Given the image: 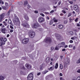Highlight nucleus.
I'll use <instances>...</instances> for the list:
<instances>
[{"instance_id": "8fccbe9b", "label": "nucleus", "mask_w": 80, "mask_h": 80, "mask_svg": "<svg viewBox=\"0 0 80 80\" xmlns=\"http://www.w3.org/2000/svg\"><path fill=\"white\" fill-rule=\"evenodd\" d=\"M66 50V49H65V48H64L62 49V52H65V51Z\"/></svg>"}, {"instance_id": "a878e982", "label": "nucleus", "mask_w": 80, "mask_h": 80, "mask_svg": "<svg viewBox=\"0 0 80 80\" xmlns=\"http://www.w3.org/2000/svg\"><path fill=\"white\" fill-rule=\"evenodd\" d=\"M4 79V77L2 76H0V80H3Z\"/></svg>"}, {"instance_id": "a211bd4d", "label": "nucleus", "mask_w": 80, "mask_h": 80, "mask_svg": "<svg viewBox=\"0 0 80 80\" xmlns=\"http://www.w3.org/2000/svg\"><path fill=\"white\" fill-rule=\"evenodd\" d=\"M50 58H46V62L47 63H48V62H50Z\"/></svg>"}, {"instance_id": "c85d7f7f", "label": "nucleus", "mask_w": 80, "mask_h": 80, "mask_svg": "<svg viewBox=\"0 0 80 80\" xmlns=\"http://www.w3.org/2000/svg\"><path fill=\"white\" fill-rule=\"evenodd\" d=\"M60 68L61 69H63V65H62V64H60Z\"/></svg>"}, {"instance_id": "338daca9", "label": "nucleus", "mask_w": 80, "mask_h": 80, "mask_svg": "<svg viewBox=\"0 0 80 80\" xmlns=\"http://www.w3.org/2000/svg\"><path fill=\"white\" fill-rule=\"evenodd\" d=\"M9 36H10V35H9V34H7V38L9 37Z\"/></svg>"}, {"instance_id": "6e6552de", "label": "nucleus", "mask_w": 80, "mask_h": 80, "mask_svg": "<svg viewBox=\"0 0 80 80\" xmlns=\"http://www.w3.org/2000/svg\"><path fill=\"white\" fill-rule=\"evenodd\" d=\"M74 9L77 12H79V11H80L78 6V5H74Z\"/></svg>"}, {"instance_id": "c9c22d12", "label": "nucleus", "mask_w": 80, "mask_h": 80, "mask_svg": "<svg viewBox=\"0 0 80 80\" xmlns=\"http://www.w3.org/2000/svg\"><path fill=\"white\" fill-rule=\"evenodd\" d=\"M77 80H80V76L78 77L76 79Z\"/></svg>"}, {"instance_id": "2f4dec72", "label": "nucleus", "mask_w": 80, "mask_h": 80, "mask_svg": "<svg viewBox=\"0 0 80 80\" xmlns=\"http://www.w3.org/2000/svg\"><path fill=\"white\" fill-rule=\"evenodd\" d=\"M62 13H63L64 14H65V13H66V12L64 10H62Z\"/></svg>"}, {"instance_id": "13d9d810", "label": "nucleus", "mask_w": 80, "mask_h": 80, "mask_svg": "<svg viewBox=\"0 0 80 80\" xmlns=\"http://www.w3.org/2000/svg\"><path fill=\"white\" fill-rule=\"evenodd\" d=\"M5 5L6 6H8V4L7 3H6Z\"/></svg>"}, {"instance_id": "79ce46f5", "label": "nucleus", "mask_w": 80, "mask_h": 80, "mask_svg": "<svg viewBox=\"0 0 80 80\" xmlns=\"http://www.w3.org/2000/svg\"><path fill=\"white\" fill-rule=\"evenodd\" d=\"M40 74H41V72H39L38 73H37L38 76H39V75H40Z\"/></svg>"}, {"instance_id": "f03ea898", "label": "nucleus", "mask_w": 80, "mask_h": 80, "mask_svg": "<svg viewBox=\"0 0 80 80\" xmlns=\"http://www.w3.org/2000/svg\"><path fill=\"white\" fill-rule=\"evenodd\" d=\"M28 80H33V74L32 73H30L27 77Z\"/></svg>"}, {"instance_id": "0eeeda50", "label": "nucleus", "mask_w": 80, "mask_h": 80, "mask_svg": "<svg viewBox=\"0 0 80 80\" xmlns=\"http://www.w3.org/2000/svg\"><path fill=\"white\" fill-rule=\"evenodd\" d=\"M45 21V19L42 17H40L38 19V22L40 23H43Z\"/></svg>"}, {"instance_id": "ddd939ff", "label": "nucleus", "mask_w": 80, "mask_h": 80, "mask_svg": "<svg viewBox=\"0 0 80 80\" xmlns=\"http://www.w3.org/2000/svg\"><path fill=\"white\" fill-rule=\"evenodd\" d=\"M25 67H26L29 70H30V69H31V68H32V66L29 65H28V64H26L25 65Z\"/></svg>"}, {"instance_id": "1a4fd4ad", "label": "nucleus", "mask_w": 80, "mask_h": 80, "mask_svg": "<svg viewBox=\"0 0 80 80\" xmlns=\"http://www.w3.org/2000/svg\"><path fill=\"white\" fill-rule=\"evenodd\" d=\"M29 40L28 39V38H26L23 39L22 41V42L23 43H24V44H26L28 43V41Z\"/></svg>"}, {"instance_id": "6e6d98bb", "label": "nucleus", "mask_w": 80, "mask_h": 80, "mask_svg": "<svg viewBox=\"0 0 80 80\" xmlns=\"http://www.w3.org/2000/svg\"><path fill=\"white\" fill-rule=\"evenodd\" d=\"M34 13H38V11H34Z\"/></svg>"}, {"instance_id": "0e129e2a", "label": "nucleus", "mask_w": 80, "mask_h": 80, "mask_svg": "<svg viewBox=\"0 0 80 80\" xmlns=\"http://www.w3.org/2000/svg\"><path fill=\"white\" fill-rule=\"evenodd\" d=\"M57 8V6L55 7V6H54L53 7V8Z\"/></svg>"}, {"instance_id": "c756f323", "label": "nucleus", "mask_w": 80, "mask_h": 80, "mask_svg": "<svg viewBox=\"0 0 80 80\" xmlns=\"http://www.w3.org/2000/svg\"><path fill=\"white\" fill-rule=\"evenodd\" d=\"M11 12V10H9L8 11V13H7V15H8V16H9V15H10V12Z\"/></svg>"}, {"instance_id": "5701e85b", "label": "nucleus", "mask_w": 80, "mask_h": 80, "mask_svg": "<svg viewBox=\"0 0 80 80\" xmlns=\"http://www.w3.org/2000/svg\"><path fill=\"white\" fill-rule=\"evenodd\" d=\"M27 3H28V2L27 1H24V7H25L26 5L27 4Z\"/></svg>"}, {"instance_id": "72a5a7b5", "label": "nucleus", "mask_w": 80, "mask_h": 80, "mask_svg": "<svg viewBox=\"0 0 80 80\" xmlns=\"http://www.w3.org/2000/svg\"><path fill=\"white\" fill-rule=\"evenodd\" d=\"M47 72H48V71H45L43 72V73L44 74H46V73H47Z\"/></svg>"}, {"instance_id": "6ab92c4d", "label": "nucleus", "mask_w": 80, "mask_h": 80, "mask_svg": "<svg viewBox=\"0 0 80 80\" xmlns=\"http://www.w3.org/2000/svg\"><path fill=\"white\" fill-rule=\"evenodd\" d=\"M58 67V63H56L55 67V69H57Z\"/></svg>"}, {"instance_id": "f704fd0d", "label": "nucleus", "mask_w": 80, "mask_h": 80, "mask_svg": "<svg viewBox=\"0 0 80 80\" xmlns=\"http://www.w3.org/2000/svg\"><path fill=\"white\" fill-rule=\"evenodd\" d=\"M78 18H77L75 20V22H78Z\"/></svg>"}, {"instance_id": "69168bd1", "label": "nucleus", "mask_w": 80, "mask_h": 80, "mask_svg": "<svg viewBox=\"0 0 80 80\" xmlns=\"http://www.w3.org/2000/svg\"><path fill=\"white\" fill-rule=\"evenodd\" d=\"M73 50H75V46H74L73 47Z\"/></svg>"}, {"instance_id": "680f3d73", "label": "nucleus", "mask_w": 80, "mask_h": 80, "mask_svg": "<svg viewBox=\"0 0 80 80\" xmlns=\"http://www.w3.org/2000/svg\"><path fill=\"white\" fill-rule=\"evenodd\" d=\"M58 22V21H57V20H54V22Z\"/></svg>"}, {"instance_id": "bb28decb", "label": "nucleus", "mask_w": 80, "mask_h": 80, "mask_svg": "<svg viewBox=\"0 0 80 80\" xmlns=\"http://www.w3.org/2000/svg\"><path fill=\"white\" fill-rule=\"evenodd\" d=\"M3 23L5 26H7V22H5V21H3Z\"/></svg>"}, {"instance_id": "de8ad7c7", "label": "nucleus", "mask_w": 80, "mask_h": 80, "mask_svg": "<svg viewBox=\"0 0 80 80\" xmlns=\"http://www.w3.org/2000/svg\"><path fill=\"white\" fill-rule=\"evenodd\" d=\"M54 12V11L53 10H52L50 12V13H53Z\"/></svg>"}, {"instance_id": "412c9836", "label": "nucleus", "mask_w": 80, "mask_h": 80, "mask_svg": "<svg viewBox=\"0 0 80 80\" xmlns=\"http://www.w3.org/2000/svg\"><path fill=\"white\" fill-rule=\"evenodd\" d=\"M2 8L3 9V10H7L8 9L7 7L5 6H2Z\"/></svg>"}, {"instance_id": "20e7f679", "label": "nucleus", "mask_w": 80, "mask_h": 80, "mask_svg": "<svg viewBox=\"0 0 80 80\" xmlns=\"http://www.w3.org/2000/svg\"><path fill=\"white\" fill-rule=\"evenodd\" d=\"M39 27H40V25L38 23H34L32 26V27L33 28H37Z\"/></svg>"}, {"instance_id": "393cba45", "label": "nucleus", "mask_w": 80, "mask_h": 80, "mask_svg": "<svg viewBox=\"0 0 80 80\" xmlns=\"http://www.w3.org/2000/svg\"><path fill=\"white\" fill-rule=\"evenodd\" d=\"M58 48H61V47L63 46H62V44H59L58 45Z\"/></svg>"}, {"instance_id": "ea45409f", "label": "nucleus", "mask_w": 80, "mask_h": 80, "mask_svg": "<svg viewBox=\"0 0 80 80\" xmlns=\"http://www.w3.org/2000/svg\"><path fill=\"white\" fill-rule=\"evenodd\" d=\"M69 42L70 43H73V41L72 40H70L69 41Z\"/></svg>"}, {"instance_id": "4468645a", "label": "nucleus", "mask_w": 80, "mask_h": 80, "mask_svg": "<svg viewBox=\"0 0 80 80\" xmlns=\"http://www.w3.org/2000/svg\"><path fill=\"white\" fill-rule=\"evenodd\" d=\"M64 67L65 68V66L66 65H68L69 64V62L68 61H66V62H64Z\"/></svg>"}, {"instance_id": "052dcab7", "label": "nucleus", "mask_w": 80, "mask_h": 80, "mask_svg": "<svg viewBox=\"0 0 80 80\" xmlns=\"http://www.w3.org/2000/svg\"><path fill=\"white\" fill-rule=\"evenodd\" d=\"M67 47H68V46L67 45H66L64 46V48H67Z\"/></svg>"}, {"instance_id": "9d476101", "label": "nucleus", "mask_w": 80, "mask_h": 80, "mask_svg": "<svg viewBox=\"0 0 80 80\" xmlns=\"http://www.w3.org/2000/svg\"><path fill=\"white\" fill-rule=\"evenodd\" d=\"M55 37L57 40H60L62 38V36L58 34H55Z\"/></svg>"}, {"instance_id": "cd10ccee", "label": "nucleus", "mask_w": 80, "mask_h": 80, "mask_svg": "<svg viewBox=\"0 0 80 80\" xmlns=\"http://www.w3.org/2000/svg\"><path fill=\"white\" fill-rule=\"evenodd\" d=\"M61 44H62V47H64V46H65V42H61Z\"/></svg>"}, {"instance_id": "423d86ee", "label": "nucleus", "mask_w": 80, "mask_h": 80, "mask_svg": "<svg viewBox=\"0 0 80 80\" xmlns=\"http://www.w3.org/2000/svg\"><path fill=\"white\" fill-rule=\"evenodd\" d=\"M29 35L30 37L31 38H33L35 36V33L34 32H32L29 33Z\"/></svg>"}, {"instance_id": "774afa93", "label": "nucleus", "mask_w": 80, "mask_h": 80, "mask_svg": "<svg viewBox=\"0 0 80 80\" xmlns=\"http://www.w3.org/2000/svg\"><path fill=\"white\" fill-rule=\"evenodd\" d=\"M1 3L2 4H4V2H3V1H2L1 2Z\"/></svg>"}, {"instance_id": "f3484780", "label": "nucleus", "mask_w": 80, "mask_h": 80, "mask_svg": "<svg viewBox=\"0 0 80 80\" xmlns=\"http://www.w3.org/2000/svg\"><path fill=\"white\" fill-rule=\"evenodd\" d=\"M58 28H63V25H58Z\"/></svg>"}, {"instance_id": "37998d69", "label": "nucleus", "mask_w": 80, "mask_h": 80, "mask_svg": "<svg viewBox=\"0 0 80 80\" xmlns=\"http://www.w3.org/2000/svg\"><path fill=\"white\" fill-rule=\"evenodd\" d=\"M71 13H69L68 15V17H70V16H71Z\"/></svg>"}, {"instance_id": "49530a36", "label": "nucleus", "mask_w": 80, "mask_h": 80, "mask_svg": "<svg viewBox=\"0 0 80 80\" xmlns=\"http://www.w3.org/2000/svg\"><path fill=\"white\" fill-rule=\"evenodd\" d=\"M77 72L78 73H80V69H78L77 71Z\"/></svg>"}, {"instance_id": "9b49d317", "label": "nucleus", "mask_w": 80, "mask_h": 80, "mask_svg": "<svg viewBox=\"0 0 80 80\" xmlns=\"http://www.w3.org/2000/svg\"><path fill=\"white\" fill-rule=\"evenodd\" d=\"M22 26L25 28H29L30 25L27 23H24L22 24Z\"/></svg>"}, {"instance_id": "bf43d9fd", "label": "nucleus", "mask_w": 80, "mask_h": 80, "mask_svg": "<svg viewBox=\"0 0 80 80\" xmlns=\"http://www.w3.org/2000/svg\"><path fill=\"white\" fill-rule=\"evenodd\" d=\"M28 8H30V7H31V6L29 5H28Z\"/></svg>"}, {"instance_id": "e2e57ef3", "label": "nucleus", "mask_w": 80, "mask_h": 80, "mask_svg": "<svg viewBox=\"0 0 80 80\" xmlns=\"http://www.w3.org/2000/svg\"><path fill=\"white\" fill-rule=\"evenodd\" d=\"M77 27H80V24L79 23H78L77 24Z\"/></svg>"}, {"instance_id": "5fc2aeb1", "label": "nucleus", "mask_w": 80, "mask_h": 80, "mask_svg": "<svg viewBox=\"0 0 80 80\" xmlns=\"http://www.w3.org/2000/svg\"><path fill=\"white\" fill-rule=\"evenodd\" d=\"M59 75L60 76H61V77H62V76L63 74H62L61 73H60Z\"/></svg>"}, {"instance_id": "603ef678", "label": "nucleus", "mask_w": 80, "mask_h": 80, "mask_svg": "<svg viewBox=\"0 0 80 80\" xmlns=\"http://www.w3.org/2000/svg\"><path fill=\"white\" fill-rule=\"evenodd\" d=\"M60 4H61V2L60 1L59 2L58 5H60Z\"/></svg>"}, {"instance_id": "c03bdc74", "label": "nucleus", "mask_w": 80, "mask_h": 80, "mask_svg": "<svg viewBox=\"0 0 80 80\" xmlns=\"http://www.w3.org/2000/svg\"><path fill=\"white\" fill-rule=\"evenodd\" d=\"M53 49H54V48L53 47H52L51 48V50H53Z\"/></svg>"}, {"instance_id": "58836bf2", "label": "nucleus", "mask_w": 80, "mask_h": 80, "mask_svg": "<svg viewBox=\"0 0 80 80\" xmlns=\"http://www.w3.org/2000/svg\"><path fill=\"white\" fill-rule=\"evenodd\" d=\"M77 63H80V58L78 60V61H77Z\"/></svg>"}, {"instance_id": "473e14b6", "label": "nucleus", "mask_w": 80, "mask_h": 80, "mask_svg": "<svg viewBox=\"0 0 80 80\" xmlns=\"http://www.w3.org/2000/svg\"><path fill=\"white\" fill-rule=\"evenodd\" d=\"M70 34L71 35H73V32L72 31H71L69 32Z\"/></svg>"}, {"instance_id": "3c124183", "label": "nucleus", "mask_w": 80, "mask_h": 80, "mask_svg": "<svg viewBox=\"0 0 80 80\" xmlns=\"http://www.w3.org/2000/svg\"><path fill=\"white\" fill-rule=\"evenodd\" d=\"M69 48H72V45H69Z\"/></svg>"}, {"instance_id": "f257e3e1", "label": "nucleus", "mask_w": 80, "mask_h": 80, "mask_svg": "<svg viewBox=\"0 0 80 80\" xmlns=\"http://www.w3.org/2000/svg\"><path fill=\"white\" fill-rule=\"evenodd\" d=\"M13 22L15 23H16L17 25H19L20 24V22L19 18L17 16H15Z\"/></svg>"}, {"instance_id": "e433bc0d", "label": "nucleus", "mask_w": 80, "mask_h": 80, "mask_svg": "<svg viewBox=\"0 0 80 80\" xmlns=\"http://www.w3.org/2000/svg\"><path fill=\"white\" fill-rule=\"evenodd\" d=\"M10 28H11V29H14L12 25H10Z\"/></svg>"}, {"instance_id": "2eb2a0df", "label": "nucleus", "mask_w": 80, "mask_h": 80, "mask_svg": "<svg viewBox=\"0 0 80 80\" xmlns=\"http://www.w3.org/2000/svg\"><path fill=\"white\" fill-rule=\"evenodd\" d=\"M24 17L25 19L26 20H29V18H28V16L27 15H25L24 16Z\"/></svg>"}, {"instance_id": "4be33fe9", "label": "nucleus", "mask_w": 80, "mask_h": 80, "mask_svg": "<svg viewBox=\"0 0 80 80\" xmlns=\"http://www.w3.org/2000/svg\"><path fill=\"white\" fill-rule=\"evenodd\" d=\"M3 42V38L2 37L0 38V43Z\"/></svg>"}, {"instance_id": "7c9ffc66", "label": "nucleus", "mask_w": 80, "mask_h": 80, "mask_svg": "<svg viewBox=\"0 0 80 80\" xmlns=\"http://www.w3.org/2000/svg\"><path fill=\"white\" fill-rule=\"evenodd\" d=\"M76 38H77V37H72L71 38V39L72 40H74L75 39H76Z\"/></svg>"}, {"instance_id": "a19ab883", "label": "nucleus", "mask_w": 80, "mask_h": 80, "mask_svg": "<svg viewBox=\"0 0 80 80\" xmlns=\"http://www.w3.org/2000/svg\"><path fill=\"white\" fill-rule=\"evenodd\" d=\"M40 15H41L42 16V17H45V15H44V14H43V13H40Z\"/></svg>"}, {"instance_id": "7ed1b4c3", "label": "nucleus", "mask_w": 80, "mask_h": 80, "mask_svg": "<svg viewBox=\"0 0 80 80\" xmlns=\"http://www.w3.org/2000/svg\"><path fill=\"white\" fill-rule=\"evenodd\" d=\"M45 42V43H50L51 42H52V41L51 40V38L50 37L47 38L44 40Z\"/></svg>"}, {"instance_id": "aec40b11", "label": "nucleus", "mask_w": 80, "mask_h": 80, "mask_svg": "<svg viewBox=\"0 0 80 80\" xmlns=\"http://www.w3.org/2000/svg\"><path fill=\"white\" fill-rule=\"evenodd\" d=\"M8 23L9 24H10V25H12L13 26V25L12 23V21H11V20H8Z\"/></svg>"}, {"instance_id": "dca6fc26", "label": "nucleus", "mask_w": 80, "mask_h": 80, "mask_svg": "<svg viewBox=\"0 0 80 80\" xmlns=\"http://www.w3.org/2000/svg\"><path fill=\"white\" fill-rule=\"evenodd\" d=\"M5 30H6L5 29V28H3L2 29H1V31L2 32V33L5 34V33H6V32H5Z\"/></svg>"}, {"instance_id": "b1692460", "label": "nucleus", "mask_w": 80, "mask_h": 80, "mask_svg": "<svg viewBox=\"0 0 80 80\" xmlns=\"http://www.w3.org/2000/svg\"><path fill=\"white\" fill-rule=\"evenodd\" d=\"M53 20H51L49 22L50 25H52V24H53Z\"/></svg>"}, {"instance_id": "864d4df0", "label": "nucleus", "mask_w": 80, "mask_h": 80, "mask_svg": "<svg viewBox=\"0 0 80 80\" xmlns=\"http://www.w3.org/2000/svg\"><path fill=\"white\" fill-rule=\"evenodd\" d=\"M55 50H59L58 48L57 47H56L55 48Z\"/></svg>"}, {"instance_id": "a18cd8bd", "label": "nucleus", "mask_w": 80, "mask_h": 80, "mask_svg": "<svg viewBox=\"0 0 80 80\" xmlns=\"http://www.w3.org/2000/svg\"><path fill=\"white\" fill-rule=\"evenodd\" d=\"M50 69L51 70H53L54 68H53L52 67H50Z\"/></svg>"}, {"instance_id": "09e8293b", "label": "nucleus", "mask_w": 80, "mask_h": 80, "mask_svg": "<svg viewBox=\"0 0 80 80\" xmlns=\"http://www.w3.org/2000/svg\"><path fill=\"white\" fill-rule=\"evenodd\" d=\"M10 33H12V32H13V30H10Z\"/></svg>"}, {"instance_id": "4d7b16f0", "label": "nucleus", "mask_w": 80, "mask_h": 80, "mask_svg": "<svg viewBox=\"0 0 80 80\" xmlns=\"http://www.w3.org/2000/svg\"><path fill=\"white\" fill-rule=\"evenodd\" d=\"M47 20H49V19H50V18H49V17L48 16H47Z\"/></svg>"}, {"instance_id": "f8f14e48", "label": "nucleus", "mask_w": 80, "mask_h": 80, "mask_svg": "<svg viewBox=\"0 0 80 80\" xmlns=\"http://www.w3.org/2000/svg\"><path fill=\"white\" fill-rule=\"evenodd\" d=\"M3 41V42H1L0 46H2V45H5V42L7 41V38H4Z\"/></svg>"}, {"instance_id": "39448f33", "label": "nucleus", "mask_w": 80, "mask_h": 80, "mask_svg": "<svg viewBox=\"0 0 80 80\" xmlns=\"http://www.w3.org/2000/svg\"><path fill=\"white\" fill-rule=\"evenodd\" d=\"M5 16V13H2L0 15V22H2V20L4 18V17Z\"/></svg>"}, {"instance_id": "4c0bfd02", "label": "nucleus", "mask_w": 80, "mask_h": 80, "mask_svg": "<svg viewBox=\"0 0 80 80\" xmlns=\"http://www.w3.org/2000/svg\"><path fill=\"white\" fill-rule=\"evenodd\" d=\"M64 22L65 24H67V22H68V21H67V20H65L64 21Z\"/></svg>"}]
</instances>
